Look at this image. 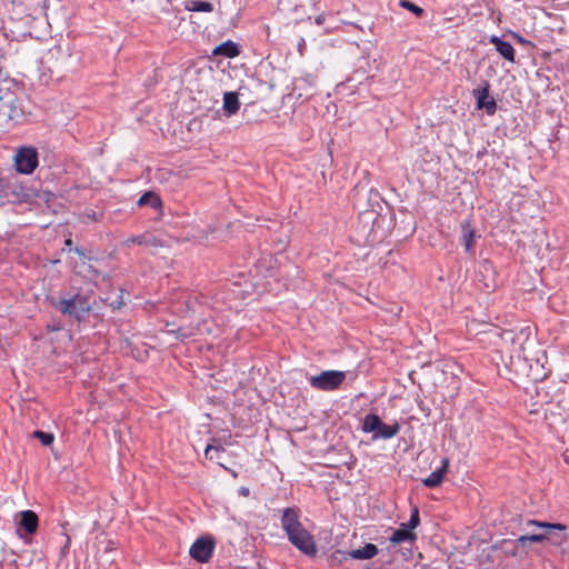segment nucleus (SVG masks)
<instances>
[{
  "label": "nucleus",
  "mask_w": 569,
  "mask_h": 569,
  "mask_svg": "<svg viewBox=\"0 0 569 569\" xmlns=\"http://www.w3.org/2000/svg\"><path fill=\"white\" fill-rule=\"evenodd\" d=\"M489 42L495 46L496 50L503 59L512 63L516 61V50L510 42L505 41L498 36H491Z\"/></svg>",
  "instance_id": "ddd939ff"
},
{
  "label": "nucleus",
  "mask_w": 569,
  "mask_h": 569,
  "mask_svg": "<svg viewBox=\"0 0 569 569\" xmlns=\"http://www.w3.org/2000/svg\"><path fill=\"white\" fill-rule=\"evenodd\" d=\"M212 54L213 56H222V57H226V58H234V57H238L240 54V50H239V47L236 42L231 41V40H227L220 44H218L213 50H212Z\"/></svg>",
  "instance_id": "f3484780"
},
{
  "label": "nucleus",
  "mask_w": 569,
  "mask_h": 569,
  "mask_svg": "<svg viewBox=\"0 0 569 569\" xmlns=\"http://www.w3.org/2000/svg\"><path fill=\"white\" fill-rule=\"evenodd\" d=\"M138 206L139 207L149 206L153 209H161L162 200L156 192L147 191L139 198Z\"/></svg>",
  "instance_id": "aec40b11"
},
{
  "label": "nucleus",
  "mask_w": 569,
  "mask_h": 569,
  "mask_svg": "<svg viewBox=\"0 0 569 569\" xmlns=\"http://www.w3.org/2000/svg\"><path fill=\"white\" fill-rule=\"evenodd\" d=\"M27 114V99L21 89L13 84L0 87V127L7 128L11 123H20Z\"/></svg>",
  "instance_id": "f257e3e1"
},
{
  "label": "nucleus",
  "mask_w": 569,
  "mask_h": 569,
  "mask_svg": "<svg viewBox=\"0 0 569 569\" xmlns=\"http://www.w3.org/2000/svg\"><path fill=\"white\" fill-rule=\"evenodd\" d=\"M28 196L24 188L19 182V179L12 174L7 173L0 169V198H14L21 199Z\"/></svg>",
  "instance_id": "0eeeda50"
},
{
  "label": "nucleus",
  "mask_w": 569,
  "mask_h": 569,
  "mask_svg": "<svg viewBox=\"0 0 569 569\" xmlns=\"http://www.w3.org/2000/svg\"><path fill=\"white\" fill-rule=\"evenodd\" d=\"M216 541L211 536L198 538L190 547V557L198 562L204 563L210 560L213 555Z\"/></svg>",
  "instance_id": "1a4fd4ad"
},
{
  "label": "nucleus",
  "mask_w": 569,
  "mask_h": 569,
  "mask_svg": "<svg viewBox=\"0 0 569 569\" xmlns=\"http://www.w3.org/2000/svg\"><path fill=\"white\" fill-rule=\"evenodd\" d=\"M281 527L287 535L302 527L299 520V510L296 508H286L281 517Z\"/></svg>",
  "instance_id": "f8f14e48"
},
{
  "label": "nucleus",
  "mask_w": 569,
  "mask_h": 569,
  "mask_svg": "<svg viewBox=\"0 0 569 569\" xmlns=\"http://www.w3.org/2000/svg\"><path fill=\"white\" fill-rule=\"evenodd\" d=\"M472 96L476 99L478 109H485L489 116L495 114L497 102L490 97V83L488 80H482L481 86L472 90Z\"/></svg>",
  "instance_id": "9d476101"
},
{
  "label": "nucleus",
  "mask_w": 569,
  "mask_h": 569,
  "mask_svg": "<svg viewBox=\"0 0 569 569\" xmlns=\"http://www.w3.org/2000/svg\"><path fill=\"white\" fill-rule=\"evenodd\" d=\"M176 333H177V337H178L179 339H181V340H184L186 338H188V337H189V335H187V333L182 332V329H181V328H179V329L176 331Z\"/></svg>",
  "instance_id": "f704fd0d"
},
{
  "label": "nucleus",
  "mask_w": 569,
  "mask_h": 569,
  "mask_svg": "<svg viewBox=\"0 0 569 569\" xmlns=\"http://www.w3.org/2000/svg\"><path fill=\"white\" fill-rule=\"evenodd\" d=\"M69 548H70V537H69V536H67L66 543H64V546L61 548V555H63V556H64V555L68 552Z\"/></svg>",
  "instance_id": "473e14b6"
},
{
  "label": "nucleus",
  "mask_w": 569,
  "mask_h": 569,
  "mask_svg": "<svg viewBox=\"0 0 569 569\" xmlns=\"http://www.w3.org/2000/svg\"><path fill=\"white\" fill-rule=\"evenodd\" d=\"M415 539L416 535L407 528L406 523H401V526L396 529L389 538V540L395 545H399L405 541H413Z\"/></svg>",
  "instance_id": "6ab92c4d"
},
{
  "label": "nucleus",
  "mask_w": 569,
  "mask_h": 569,
  "mask_svg": "<svg viewBox=\"0 0 569 569\" xmlns=\"http://www.w3.org/2000/svg\"><path fill=\"white\" fill-rule=\"evenodd\" d=\"M240 108L239 97L238 93L234 91H228L223 94V110L224 113L230 117Z\"/></svg>",
  "instance_id": "a211bd4d"
},
{
  "label": "nucleus",
  "mask_w": 569,
  "mask_h": 569,
  "mask_svg": "<svg viewBox=\"0 0 569 569\" xmlns=\"http://www.w3.org/2000/svg\"><path fill=\"white\" fill-rule=\"evenodd\" d=\"M346 379L345 371L326 370L320 375L311 376L309 383L312 388L321 391H333L339 389Z\"/></svg>",
  "instance_id": "39448f33"
},
{
  "label": "nucleus",
  "mask_w": 569,
  "mask_h": 569,
  "mask_svg": "<svg viewBox=\"0 0 569 569\" xmlns=\"http://www.w3.org/2000/svg\"><path fill=\"white\" fill-rule=\"evenodd\" d=\"M223 451H224V448L220 445H218V446L208 445L204 450V455H206L207 459L213 460L216 457L212 456V452L219 453V452H223Z\"/></svg>",
  "instance_id": "bb28decb"
},
{
  "label": "nucleus",
  "mask_w": 569,
  "mask_h": 569,
  "mask_svg": "<svg viewBox=\"0 0 569 569\" xmlns=\"http://www.w3.org/2000/svg\"><path fill=\"white\" fill-rule=\"evenodd\" d=\"M449 460L443 459L442 466L435 471H432L426 479L422 480V483L427 488H436L441 485L443 481L445 475L448 471Z\"/></svg>",
  "instance_id": "2eb2a0df"
},
{
  "label": "nucleus",
  "mask_w": 569,
  "mask_h": 569,
  "mask_svg": "<svg viewBox=\"0 0 569 569\" xmlns=\"http://www.w3.org/2000/svg\"><path fill=\"white\" fill-rule=\"evenodd\" d=\"M47 329H48V331L57 332L62 329V326L60 322L53 320L52 322L47 325Z\"/></svg>",
  "instance_id": "7c9ffc66"
},
{
  "label": "nucleus",
  "mask_w": 569,
  "mask_h": 569,
  "mask_svg": "<svg viewBox=\"0 0 569 569\" xmlns=\"http://www.w3.org/2000/svg\"><path fill=\"white\" fill-rule=\"evenodd\" d=\"M32 438L38 439L43 446L49 447L54 441V436L51 432L36 430L32 432Z\"/></svg>",
  "instance_id": "5701e85b"
},
{
  "label": "nucleus",
  "mask_w": 569,
  "mask_h": 569,
  "mask_svg": "<svg viewBox=\"0 0 569 569\" xmlns=\"http://www.w3.org/2000/svg\"><path fill=\"white\" fill-rule=\"evenodd\" d=\"M480 272L495 274V267L492 261H490L489 259L482 260L480 263Z\"/></svg>",
  "instance_id": "cd10ccee"
},
{
  "label": "nucleus",
  "mask_w": 569,
  "mask_h": 569,
  "mask_svg": "<svg viewBox=\"0 0 569 569\" xmlns=\"http://www.w3.org/2000/svg\"><path fill=\"white\" fill-rule=\"evenodd\" d=\"M399 422L392 425L385 423L376 413H368L362 419L361 430L366 433H372V440L391 439L400 431Z\"/></svg>",
  "instance_id": "7ed1b4c3"
},
{
  "label": "nucleus",
  "mask_w": 569,
  "mask_h": 569,
  "mask_svg": "<svg viewBox=\"0 0 569 569\" xmlns=\"http://www.w3.org/2000/svg\"><path fill=\"white\" fill-rule=\"evenodd\" d=\"M39 526V519L34 511L24 510L20 512V519L18 522V532L24 531L28 535L37 532Z\"/></svg>",
  "instance_id": "9b49d317"
},
{
  "label": "nucleus",
  "mask_w": 569,
  "mask_h": 569,
  "mask_svg": "<svg viewBox=\"0 0 569 569\" xmlns=\"http://www.w3.org/2000/svg\"><path fill=\"white\" fill-rule=\"evenodd\" d=\"M74 252L80 257H86L84 250L82 248L76 247Z\"/></svg>",
  "instance_id": "c9c22d12"
},
{
  "label": "nucleus",
  "mask_w": 569,
  "mask_h": 569,
  "mask_svg": "<svg viewBox=\"0 0 569 569\" xmlns=\"http://www.w3.org/2000/svg\"><path fill=\"white\" fill-rule=\"evenodd\" d=\"M419 523H420L419 510L417 507H415L411 510L409 522L406 525H407V528H409L412 531L413 529H416L419 526Z\"/></svg>",
  "instance_id": "a878e982"
},
{
  "label": "nucleus",
  "mask_w": 569,
  "mask_h": 569,
  "mask_svg": "<svg viewBox=\"0 0 569 569\" xmlns=\"http://www.w3.org/2000/svg\"><path fill=\"white\" fill-rule=\"evenodd\" d=\"M13 166L20 174H32L39 166V153L32 146H20L16 148Z\"/></svg>",
  "instance_id": "20e7f679"
},
{
  "label": "nucleus",
  "mask_w": 569,
  "mask_h": 569,
  "mask_svg": "<svg viewBox=\"0 0 569 569\" xmlns=\"http://www.w3.org/2000/svg\"><path fill=\"white\" fill-rule=\"evenodd\" d=\"M50 305L61 315L78 325L86 321L92 310L90 297L81 293L59 299L52 298Z\"/></svg>",
  "instance_id": "f03ea898"
},
{
  "label": "nucleus",
  "mask_w": 569,
  "mask_h": 569,
  "mask_svg": "<svg viewBox=\"0 0 569 569\" xmlns=\"http://www.w3.org/2000/svg\"><path fill=\"white\" fill-rule=\"evenodd\" d=\"M326 17L327 16L325 13L317 16L315 19L316 24L322 26L325 23Z\"/></svg>",
  "instance_id": "2f4dec72"
},
{
  "label": "nucleus",
  "mask_w": 569,
  "mask_h": 569,
  "mask_svg": "<svg viewBox=\"0 0 569 569\" xmlns=\"http://www.w3.org/2000/svg\"><path fill=\"white\" fill-rule=\"evenodd\" d=\"M379 549L373 543H366L362 548L353 549L347 552V556L351 559L368 560L378 555Z\"/></svg>",
  "instance_id": "dca6fc26"
},
{
  "label": "nucleus",
  "mask_w": 569,
  "mask_h": 569,
  "mask_svg": "<svg viewBox=\"0 0 569 569\" xmlns=\"http://www.w3.org/2000/svg\"><path fill=\"white\" fill-rule=\"evenodd\" d=\"M17 51V43L8 41L6 37L0 38V61L11 59Z\"/></svg>",
  "instance_id": "412c9836"
},
{
  "label": "nucleus",
  "mask_w": 569,
  "mask_h": 569,
  "mask_svg": "<svg viewBox=\"0 0 569 569\" xmlns=\"http://www.w3.org/2000/svg\"><path fill=\"white\" fill-rule=\"evenodd\" d=\"M238 492L242 497H248L250 495V489L247 487H240Z\"/></svg>",
  "instance_id": "72a5a7b5"
},
{
  "label": "nucleus",
  "mask_w": 569,
  "mask_h": 569,
  "mask_svg": "<svg viewBox=\"0 0 569 569\" xmlns=\"http://www.w3.org/2000/svg\"><path fill=\"white\" fill-rule=\"evenodd\" d=\"M186 9L194 12H211L213 11V4L209 1L192 0L186 4Z\"/></svg>",
  "instance_id": "4be33fe9"
},
{
  "label": "nucleus",
  "mask_w": 569,
  "mask_h": 569,
  "mask_svg": "<svg viewBox=\"0 0 569 569\" xmlns=\"http://www.w3.org/2000/svg\"><path fill=\"white\" fill-rule=\"evenodd\" d=\"M90 218H94L96 219V212L92 211V214H90Z\"/></svg>",
  "instance_id": "58836bf2"
},
{
  "label": "nucleus",
  "mask_w": 569,
  "mask_h": 569,
  "mask_svg": "<svg viewBox=\"0 0 569 569\" xmlns=\"http://www.w3.org/2000/svg\"><path fill=\"white\" fill-rule=\"evenodd\" d=\"M528 526H535L538 528L545 529V533H532L528 535V539L530 542H542L549 538H551L555 530L563 532L561 539L555 538L552 540L553 545H561L563 541L568 539V535L566 533L567 527L562 523H551V522H542L537 520H529Z\"/></svg>",
  "instance_id": "423d86ee"
},
{
  "label": "nucleus",
  "mask_w": 569,
  "mask_h": 569,
  "mask_svg": "<svg viewBox=\"0 0 569 569\" xmlns=\"http://www.w3.org/2000/svg\"><path fill=\"white\" fill-rule=\"evenodd\" d=\"M512 34H513V37H515V38H516L520 43H525V42H526V40H525L522 37L518 36L517 33H512Z\"/></svg>",
  "instance_id": "e433bc0d"
},
{
  "label": "nucleus",
  "mask_w": 569,
  "mask_h": 569,
  "mask_svg": "<svg viewBox=\"0 0 569 569\" xmlns=\"http://www.w3.org/2000/svg\"><path fill=\"white\" fill-rule=\"evenodd\" d=\"M399 4L403 9L412 12L416 17H422L425 13V10L421 7L417 6L416 3L409 0H400Z\"/></svg>",
  "instance_id": "393cba45"
},
{
  "label": "nucleus",
  "mask_w": 569,
  "mask_h": 569,
  "mask_svg": "<svg viewBox=\"0 0 569 569\" xmlns=\"http://www.w3.org/2000/svg\"><path fill=\"white\" fill-rule=\"evenodd\" d=\"M530 543L528 539V535L520 536L518 539L515 540V548H526Z\"/></svg>",
  "instance_id": "c85d7f7f"
},
{
  "label": "nucleus",
  "mask_w": 569,
  "mask_h": 569,
  "mask_svg": "<svg viewBox=\"0 0 569 569\" xmlns=\"http://www.w3.org/2000/svg\"><path fill=\"white\" fill-rule=\"evenodd\" d=\"M90 218H94L96 219V212L92 211V214H90Z\"/></svg>",
  "instance_id": "4c0bfd02"
},
{
  "label": "nucleus",
  "mask_w": 569,
  "mask_h": 569,
  "mask_svg": "<svg viewBox=\"0 0 569 569\" xmlns=\"http://www.w3.org/2000/svg\"><path fill=\"white\" fill-rule=\"evenodd\" d=\"M153 241H154V237H152L151 234H148V233L133 236L127 240L128 243H133V244H139V246L153 244Z\"/></svg>",
  "instance_id": "b1692460"
},
{
  "label": "nucleus",
  "mask_w": 569,
  "mask_h": 569,
  "mask_svg": "<svg viewBox=\"0 0 569 569\" xmlns=\"http://www.w3.org/2000/svg\"><path fill=\"white\" fill-rule=\"evenodd\" d=\"M461 244L465 247L466 252L473 253L476 232L470 220L461 222Z\"/></svg>",
  "instance_id": "4468645a"
},
{
  "label": "nucleus",
  "mask_w": 569,
  "mask_h": 569,
  "mask_svg": "<svg viewBox=\"0 0 569 569\" xmlns=\"http://www.w3.org/2000/svg\"><path fill=\"white\" fill-rule=\"evenodd\" d=\"M123 298H122V292L118 296V298L113 301L110 302V307L116 310V309H120L122 306H123Z\"/></svg>",
  "instance_id": "c756f323"
},
{
  "label": "nucleus",
  "mask_w": 569,
  "mask_h": 569,
  "mask_svg": "<svg viewBox=\"0 0 569 569\" xmlns=\"http://www.w3.org/2000/svg\"><path fill=\"white\" fill-rule=\"evenodd\" d=\"M287 536L289 541L305 555L309 557H315L317 555V546L313 537L305 529L303 526Z\"/></svg>",
  "instance_id": "6e6552de"
}]
</instances>
